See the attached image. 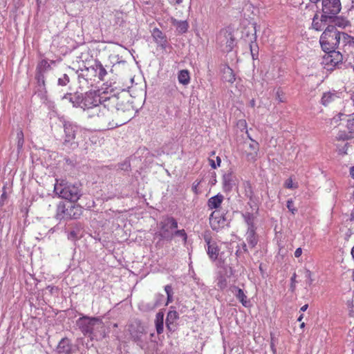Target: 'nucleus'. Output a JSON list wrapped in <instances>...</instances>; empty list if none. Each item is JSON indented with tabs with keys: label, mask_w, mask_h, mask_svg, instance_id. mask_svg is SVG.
Here are the masks:
<instances>
[{
	"label": "nucleus",
	"mask_w": 354,
	"mask_h": 354,
	"mask_svg": "<svg viewBox=\"0 0 354 354\" xmlns=\"http://www.w3.org/2000/svg\"><path fill=\"white\" fill-rule=\"evenodd\" d=\"M133 106L116 95H109L106 101L90 111L88 118L100 129H113L132 118Z\"/></svg>",
	"instance_id": "f257e3e1"
},
{
	"label": "nucleus",
	"mask_w": 354,
	"mask_h": 354,
	"mask_svg": "<svg viewBox=\"0 0 354 354\" xmlns=\"http://www.w3.org/2000/svg\"><path fill=\"white\" fill-rule=\"evenodd\" d=\"M77 324L84 335L91 339H102L106 336V330L102 319L97 317H82Z\"/></svg>",
	"instance_id": "f03ea898"
},
{
	"label": "nucleus",
	"mask_w": 354,
	"mask_h": 354,
	"mask_svg": "<svg viewBox=\"0 0 354 354\" xmlns=\"http://www.w3.org/2000/svg\"><path fill=\"white\" fill-rule=\"evenodd\" d=\"M109 95L100 91H90L85 93H81L79 108L87 111L89 116L90 111L98 107L102 102L106 101Z\"/></svg>",
	"instance_id": "7ed1b4c3"
},
{
	"label": "nucleus",
	"mask_w": 354,
	"mask_h": 354,
	"mask_svg": "<svg viewBox=\"0 0 354 354\" xmlns=\"http://www.w3.org/2000/svg\"><path fill=\"white\" fill-rule=\"evenodd\" d=\"M339 31L334 26H328L319 39V44L324 51L333 50L339 46Z\"/></svg>",
	"instance_id": "20e7f679"
},
{
	"label": "nucleus",
	"mask_w": 354,
	"mask_h": 354,
	"mask_svg": "<svg viewBox=\"0 0 354 354\" xmlns=\"http://www.w3.org/2000/svg\"><path fill=\"white\" fill-rule=\"evenodd\" d=\"M54 191L59 197L73 203L77 202L82 195L80 187L71 183H56Z\"/></svg>",
	"instance_id": "39448f33"
},
{
	"label": "nucleus",
	"mask_w": 354,
	"mask_h": 354,
	"mask_svg": "<svg viewBox=\"0 0 354 354\" xmlns=\"http://www.w3.org/2000/svg\"><path fill=\"white\" fill-rule=\"evenodd\" d=\"M83 208L79 205L66 206L64 203H59L57 207L55 218L57 220L77 219L82 214Z\"/></svg>",
	"instance_id": "423d86ee"
},
{
	"label": "nucleus",
	"mask_w": 354,
	"mask_h": 354,
	"mask_svg": "<svg viewBox=\"0 0 354 354\" xmlns=\"http://www.w3.org/2000/svg\"><path fill=\"white\" fill-rule=\"evenodd\" d=\"M160 236L166 241H171L174 236V231L178 227V222L173 217H166L159 223Z\"/></svg>",
	"instance_id": "0eeeda50"
},
{
	"label": "nucleus",
	"mask_w": 354,
	"mask_h": 354,
	"mask_svg": "<svg viewBox=\"0 0 354 354\" xmlns=\"http://www.w3.org/2000/svg\"><path fill=\"white\" fill-rule=\"evenodd\" d=\"M64 128L65 133L64 145L73 148L76 147L77 144L75 142V139L80 127L73 122H66Z\"/></svg>",
	"instance_id": "6e6552de"
},
{
	"label": "nucleus",
	"mask_w": 354,
	"mask_h": 354,
	"mask_svg": "<svg viewBox=\"0 0 354 354\" xmlns=\"http://www.w3.org/2000/svg\"><path fill=\"white\" fill-rule=\"evenodd\" d=\"M209 225L213 230L219 231L227 225L225 211H214L209 216Z\"/></svg>",
	"instance_id": "1a4fd4ad"
},
{
	"label": "nucleus",
	"mask_w": 354,
	"mask_h": 354,
	"mask_svg": "<svg viewBox=\"0 0 354 354\" xmlns=\"http://www.w3.org/2000/svg\"><path fill=\"white\" fill-rule=\"evenodd\" d=\"M341 10L340 0H322V15L332 17Z\"/></svg>",
	"instance_id": "9d476101"
},
{
	"label": "nucleus",
	"mask_w": 354,
	"mask_h": 354,
	"mask_svg": "<svg viewBox=\"0 0 354 354\" xmlns=\"http://www.w3.org/2000/svg\"><path fill=\"white\" fill-rule=\"evenodd\" d=\"M326 54L324 56V63L332 68L342 61V55L336 51L335 49L333 50L324 51Z\"/></svg>",
	"instance_id": "9b49d317"
},
{
	"label": "nucleus",
	"mask_w": 354,
	"mask_h": 354,
	"mask_svg": "<svg viewBox=\"0 0 354 354\" xmlns=\"http://www.w3.org/2000/svg\"><path fill=\"white\" fill-rule=\"evenodd\" d=\"M250 142H245V154L248 160H256L259 151V143L252 139L249 136Z\"/></svg>",
	"instance_id": "f8f14e48"
},
{
	"label": "nucleus",
	"mask_w": 354,
	"mask_h": 354,
	"mask_svg": "<svg viewBox=\"0 0 354 354\" xmlns=\"http://www.w3.org/2000/svg\"><path fill=\"white\" fill-rule=\"evenodd\" d=\"M224 201V196L221 194H218L207 201V207L209 209H215L214 211H224L222 209L221 205Z\"/></svg>",
	"instance_id": "ddd939ff"
},
{
	"label": "nucleus",
	"mask_w": 354,
	"mask_h": 354,
	"mask_svg": "<svg viewBox=\"0 0 354 354\" xmlns=\"http://www.w3.org/2000/svg\"><path fill=\"white\" fill-rule=\"evenodd\" d=\"M339 48L346 51V48L353 47L354 46V37L346 32H339Z\"/></svg>",
	"instance_id": "4468645a"
},
{
	"label": "nucleus",
	"mask_w": 354,
	"mask_h": 354,
	"mask_svg": "<svg viewBox=\"0 0 354 354\" xmlns=\"http://www.w3.org/2000/svg\"><path fill=\"white\" fill-rule=\"evenodd\" d=\"M223 188L225 192H230L235 185L234 176L231 171H227L223 176Z\"/></svg>",
	"instance_id": "2eb2a0df"
},
{
	"label": "nucleus",
	"mask_w": 354,
	"mask_h": 354,
	"mask_svg": "<svg viewBox=\"0 0 354 354\" xmlns=\"http://www.w3.org/2000/svg\"><path fill=\"white\" fill-rule=\"evenodd\" d=\"M328 19H331V17L322 14L319 18L318 15H315L313 19V28L318 31L322 30L326 26Z\"/></svg>",
	"instance_id": "dca6fc26"
},
{
	"label": "nucleus",
	"mask_w": 354,
	"mask_h": 354,
	"mask_svg": "<svg viewBox=\"0 0 354 354\" xmlns=\"http://www.w3.org/2000/svg\"><path fill=\"white\" fill-rule=\"evenodd\" d=\"M205 242L207 245V254L209 257L212 260L215 261L218 256L219 249L216 242L212 241L209 239L205 238Z\"/></svg>",
	"instance_id": "f3484780"
},
{
	"label": "nucleus",
	"mask_w": 354,
	"mask_h": 354,
	"mask_svg": "<svg viewBox=\"0 0 354 354\" xmlns=\"http://www.w3.org/2000/svg\"><path fill=\"white\" fill-rule=\"evenodd\" d=\"M73 350L72 344L67 338H63L57 347L58 354H71Z\"/></svg>",
	"instance_id": "a211bd4d"
},
{
	"label": "nucleus",
	"mask_w": 354,
	"mask_h": 354,
	"mask_svg": "<svg viewBox=\"0 0 354 354\" xmlns=\"http://www.w3.org/2000/svg\"><path fill=\"white\" fill-rule=\"evenodd\" d=\"M179 315L176 310H169L167 315L166 325L170 331L174 330L175 325L174 323L178 319Z\"/></svg>",
	"instance_id": "6ab92c4d"
},
{
	"label": "nucleus",
	"mask_w": 354,
	"mask_h": 354,
	"mask_svg": "<svg viewBox=\"0 0 354 354\" xmlns=\"http://www.w3.org/2000/svg\"><path fill=\"white\" fill-rule=\"evenodd\" d=\"M81 93H66L62 97V100H67L72 104L73 107H79L80 102Z\"/></svg>",
	"instance_id": "aec40b11"
},
{
	"label": "nucleus",
	"mask_w": 354,
	"mask_h": 354,
	"mask_svg": "<svg viewBox=\"0 0 354 354\" xmlns=\"http://www.w3.org/2000/svg\"><path fill=\"white\" fill-rule=\"evenodd\" d=\"M244 221L248 225V230H256L254 221L256 216L254 214L250 212H245L242 214Z\"/></svg>",
	"instance_id": "412c9836"
},
{
	"label": "nucleus",
	"mask_w": 354,
	"mask_h": 354,
	"mask_svg": "<svg viewBox=\"0 0 354 354\" xmlns=\"http://www.w3.org/2000/svg\"><path fill=\"white\" fill-rule=\"evenodd\" d=\"M232 292H234L235 297L245 307L248 306L249 302L247 301V297L245 295L242 289L238 287H234Z\"/></svg>",
	"instance_id": "4be33fe9"
},
{
	"label": "nucleus",
	"mask_w": 354,
	"mask_h": 354,
	"mask_svg": "<svg viewBox=\"0 0 354 354\" xmlns=\"http://www.w3.org/2000/svg\"><path fill=\"white\" fill-rule=\"evenodd\" d=\"M178 82L184 86H186L190 82L189 72L187 69L180 70L178 73Z\"/></svg>",
	"instance_id": "5701e85b"
},
{
	"label": "nucleus",
	"mask_w": 354,
	"mask_h": 354,
	"mask_svg": "<svg viewBox=\"0 0 354 354\" xmlns=\"http://www.w3.org/2000/svg\"><path fill=\"white\" fill-rule=\"evenodd\" d=\"M172 24L176 28L177 31L180 34L186 32L189 28V24L187 21H178L173 19Z\"/></svg>",
	"instance_id": "b1692460"
},
{
	"label": "nucleus",
	"mask_w": 354,
	"mask_h": 354,
	"mask_svg": "<svg viewBox=\"0 0 354 354\" xmlns=\"http://www.w3.org/2000/svg\"><path fill=\"white\" fill-rule=\"evenodd\" d=\"M255 231L256 230H247L245 235L246 241L252 248H254L258 243V239L256 235Z\"/></svg>",
	"instance_id": "393cba45"
},
{
	"label": "nucleus",
	"mask_w": 354,
	"mask_h": 354,
	"mask_svg": "<svg viewBox=\"0 0 354 354\" xmlns=\"http://www.w3.org/2000/svg\"><path fill=\"white\" fill-rule=\"evenodd\" d=\"M93 69L95 71L96 75L100 80H104V77L106 75L107 72L104 68L103 65L100 62H95V64L93 66Z\"/></svg>",
	"instance_id": "a878e982"
},
{
	"label": "nucleus",
	"mask_w": 354,
	"mask_h": 354,
	"mask_svg": "<svg viewBox=\"0 0 354 354\" xmlns=\"http://www.w3.org/2000/svg\"><path fill=\"white\" fill-rule=\"evenodd\" d=\"M338 97L339 96L335 92L325 93L322 96V102L324 105L327 106L328 104L335 101Z\"/></svg>",
	"instance_id": "bb28decb"
},
{
	"label": "nucleus",
	"mask_w": 354,
	"mask_h": 354,
	"mask_svg": "<svg viewBox=\"0 0 354 354\" xmlns=\"http://www.w3.org/2000/svg\"><path fill=\"white\" fill-rule=\"evenodd\" d=\"M163 321L164 314L162 312H159L156 316V328L158 334H161L163 332Z\"/></svg>",
	"instance_id": "cd10ccee"
},
{
	"label": "nucleus",
	"mask_w": 354,
	"mask_h": 354,
	"mask_svg": "<svg viewBox=\"0 0 354 354\" xmlns=\"http://www.w3.org/2000/svg\"><path fill=\"white\" fill-rule=\"evenodd\" d=\"M333 25L335 28L336 26L344 28L348 26H350V21L342 17H337L333 19Z\"/></svg>",
	"instance_id": "c85d7f7f"
},
{
	"label": "nucleus",
	"mask_w": 354,
	"mask_h": 354,
	"mask_svg": "<svg viewBox=\"0 0 354 354\" xmlns=\"http://www.w3.org/2000/svg\"><path fill=\"white\" fill-rule=\"evenodd\" d=\"M152 36L157 43L160 44L162 46L165 44L166 41L165 35L159 29L154 28L152 32Z\"/></svg>",
	"instance_id": "c756f323"
},
{
	"label": "nucleus",
	"mask_w": 354,
	"mask_h": 354,
	"mask_svg": "<svg viewBox=\"0 0 354 354\" xmlns=\"http://www.w3.org/2000/svg\"><path fill=\"white\" fill-rule=\"evenodd\" d=\"M50 69V64L46 59H42L37 66L36 71L41 73H44L46 71Z\"/></svg>",
	"instance_id": "7c9ffc66"
},
{
	"label": "nucleus",
	"mask_w": 354,
	"mask_h": 354,
	"mask_svg": "<svg viewBox=\"0 0 354 354\" xmlns=\"http://www.w3.org/2000/svg\"><path fill=\"white\" fill-rule=\"evenodd\" d=\"M17 148L21 149L24 143V133L21 129H19L17 132Z\"/></svg>",
	"instance_id": "2f4dec72"
},
{
	"label": "nucleus",
	"mask_w": 354,
	"mask_h": 354,
	"mask_svg": "<svg viewBox=\"0 0 354 354\" xmlns=\"http://www.w3.org/2000/svg\"><path fill=\"white\" fill-rule=\"evenodd\" d=\"M353 138V136L351 134H348L346 132L344 131H340L338 135L337 136V139L339 140H349Z\"/></svg>",
	"instance_id": "473e14b6"
},
{
	"label": "nucleus",
	"mask_w": 354,
	"mask_h": 354,
	"mask_svg": "<svg viewBox=\"0 0 354 354\" xmlns=\"http://www.w3.org/2000/svg\"><path fill=\"white\" fill-rule=\"evenodd\" d=\"M346 306L348 311V316L350 317H354V304L353 300H348L346 302Z\"/></svg>",
	"instance_id": "72a5a7b5"
},
{
	"label": "nucleus",
	"mask_w": 354,
	"mask_h": 354,
	"mask_svg": "<svg viewBox=\"0 0 354 354\" xmlns=\"http://www.w3.org/2000/svg\"><path fill=\"white\" fill-rule=\"evenodd\" d=\"M346 128L348 131V133L353 136L354 133V118H350L347 120Z\"/></svg>",
	"instance_id": "f704fd0d"
},
{
	"label": "nucleus",
	"mask_w": 354,
	"mask_h": 354,
	"mask_svg": "<svg viewBox=\"0 0 354 354\" xmlns=\"http://www.w3.org/2000/svg\"><path fill=\"white\" fill-rule=\"evenodd\" d=\"M174 236H180L183 239L184 242H186L187 236L184 230H175L174 231Z\"/></svg>",
	"instance_id": "c9c22d12"
},
{
	"label": "nucleus",
	"mask_w": 354,
	"mask_h": 354,
	"mask_svg": "<svg viewBox=\"0 0 354 354\" xmlns=\"http://www.w3.org/2000/svg\"><path fill=\"white\" fill-rule=\"evenodd\" d=\"M36 79L37 81V84L39 86H45V78H44V73L37 72Z\"/></svg>",
	"instance_id": "e433bc0d"
},
{
	"label": "nucleus",
	"mask_w": 354,
	"mask_h": 354,
	"mask_svg": "<svg viewBox=\"0 0 354 354\" xmlns=\"http://www.w3.org/2000/svg\"><path fill=\"white\" fill-rule=\"evenodd\" d=\"M227 279L224 277H220L218 279L217 286L221 289H224L227 286Z\"/></svg>",
	"instance_id": "4c0bfd02"
},
{
	"label": "nucleus",
	"mask_w": 354,
	"mask_h": 354,
	"mask_svg": "<svg viewBox=\"0 0 354 354\" xmlns=\"http://www.w3.org/2000/svg\"><path fill=\"white\" fill-rule=\"evenodd\" d=\"M350 146H351L350 144L346 142L344 145L343 147L338 148L339 154L342 155V156L348 154V148L350 147Z\"/></svg>",
	"instance_id": "58836bf2"
},
{
	"label": "nucleus",
	"mask_w": 354,
	"mask_h": 354,
	"mask_svg": "<svg viewBox=\"0 0 354 354\" xmlns=\"http://www.w3.org/2000/svg\"><path fill=\"white\" fill-rule=\"evenodd\" d=\"M216 163L214 162V159L209 158V165L213 169H216L217 167H219L221 165V159L219 156L216 157Z\"/></svg>",
	"instance_id": "ea45409f"
},
{
	"label": "nucleus",
	"mask_w": 354,
	"mask_h": 354,
	"mask_svg": "<svg viewBox=\"0 0 354 354\" xmlns=\"http://www.w3.org/2000/svg\"><path fill=\"white\" fill-rule=\"evenodd\" d=\"M69 82V77L64 74L62 77L58 79V84L60 86H66Z\"/></svg>",
	"instance_id": "a19ab883"
},
{
	"label": "nucleus",
	"mask_w": 354,
	"mask_h": 354,
	"mask_svg": "<svg viewBox=\"0 0 354 354\" xmlns=\"http://www.w3.org/2000/svg\"><path fill=\"white\" fill-rule=\"evenodd\" d=\"M258 47L256 44H250V51L253 59H255V55L258 54Z\"/></svg>",
	"instance_id": "79ce46f5"
},
{
	"label": "nucleus",
	"mask_w": 354,
	"mask_h": 354,
	"mask_svg": "<svg viewBox=\"0 0 354 354\" xmlns=\"http://www.w3.org/2000/svg\"><path fill=\"white\" fill-rule=\"evenodd\" d=\"M68 239L71 241H75L78 239L77 233L73 230L68 234Z\"/></svg>",
	"instance_id": "37998d69"
},
{
	"label": "nucleus",
	"mask_w": 354,
	"mask_h": 354,
	"mask_svg": "<svg viewBox=\"0 0 354 354\" xmlns=\"http://www.w3.org/2000/svg\"><path fill=\"white\" fill-rule=\"evenodd\" d=\"M284 186L288 189H292L295 187L291 178H288L286 180Z\"/></svg>",
	"instance_id": "c03bdc74"
},
{
	"label": "nucleus",
	"mask_w": 354,
	"mask_h": 354,
	"mask_svg": "<svg viewBox=\"0 0 354 354\" xmlns=\"http://www.w3.org/2000/svg\"><path fill=\"white\" fill-rule=\"evenodd\" d=\"M201 183V181H198V180H196L194 182L193 185H192V190L193 192L195 193V194H198V186L200 185Z\"/></svg>",
	"instance_id": "a18cd8bd"
},
{
	"label": "nucleus",
	"mask_w": 354,
	"mask_h": 354,
	"mask_svg": "<svg viewBox=\"0 0 354 354\" xmlns=\"http://www.w3.org/2000/svg\"><path fill=\"white\" fill-rule=\"evenodd\" d=\"M229 44L227 45V51H231L234 45V39L230 37V40L227 41Z\"/></svg>",
	"instance_id": "49530a36"
},
{
	"label": "nucleus",
	"mask_w": 354,
	"mask_h": 354,
	"mask_svg": "<svg viewBox=\"0 0 354 354\" xmlns=\"http://www.w3.org/2000/svg\"><path fill=\"white\" fill-rule=\"evenodd\" d=\"M130 167V164L129 162H124V163L121 164L120 166V168L121 169L124 170H128Z\"/></svg>",
	"instance_id": "de8ad7c7"
},
{
	"label": "nucleus",
	"mask_w": 354,
	"mask_h": 354,
	"mask_svg": "<svg viewBox=\"0 0 354 354\" xmlns=\"http://www.w3.org/2000/svg\"><path fill=\"white\" fill-rule=\"evenodd\" d=\"M165 290L167 293V295H169V294H172V287L170 285H167L165 287Z\"/></svg>",
	"instance_id": "09e8293b"
},
{
	"label": "nucleus",
	"mask_w": 354,
	"mask_h": 354,
	"mask_svg": "<svg viewBox=\"0 0 354 354\" xmlns=\"http://www.w3.org/2000/svg\"><path fill=\"white\" fill-rule=\"evenodd\" d=\"M229 71H230V78L228 79V82H234L235 80L234 75L232 73V71L230 68H229Z\"/></svg>",
	"instance_id": "8fccbe9b"
},
{
	"label": "nucleus",
	"mask_w": 354,
	"mask_h": 354,
	"mask_svg": "<svg viewBox=\"0 0 354 354\" xmlns=\"http://www.w3.org/2000/svg\"><path fill=\"white\" fill-rule=\"evenodd\" d=\"M302 254L301 248H297L295 252V257H299Z\"/></svg>",
	"instance_id": "3c124183"
},
{
	"label": "nucleus",
	"mask_w": 354,
	"mask_h": 354,
	"mask_svg": "<svg viewBox=\"0 0 354 354\" xmlns=\"http://www.w3.org/2000/svg\"><path fill=\"white\" fill-rule=\"evenodd\" d=\"M142 333V331L139 332V333H137L136 335H133V333L131 332V336L135 340H138L140 339V334Z\"/></svg>",
	"instance_id": "603ef678"
},
{
	"label": "nucleus",
	"mask_w": 354,
	"mask_h": 354,
	"mask_svg": "<svg viewBox=\"0 0 354 354\" xmlns=\"http://www.w3.org/2000/svg\"><path fill=\"white\" fill-rule=\"evenodd\" d=\"M292 201L291 200H288L287 201V207L289 209V210L293 212V209H292Z\"/></svg>",
	"instance_id": "864d4df0"
},
{
	"label": "nucleus",
	"mask_w": 354,
	"mask_h": 354,
	"mask_svg": "<svg viewBox=\"0 0 354 354\" xmlns=\"http://www.w3.org/2000/svg\"><path fill=\"white\" fill-rule=\"evenodd\" d=\"M167 295V303H170L172 301V294H169Z\"/></svg>",
	"instance_id": "5fc2aeb1"
},
{
	"label": "nucleus",
	"mask_w": 354,
	"mask_h": 354,
	"mask_svg": "<svg viewBox=\"0 0 354 354\" xmlns=\"http://www.w3.org/2000/svg\"><path fill=\"white\" fill-rule=\"evenodd\" d=\"M350 174L353 178H354V166L351 168Z\"/></svg>",
	"instance_id": "6e6d98bb"
},
{
	"label": "nucleus",
	"mask_w": 354,
	"mask_h": 354,
	"mask_svg": "<svg viewBox=\"0 0 354 354\" xmlns=\"http://www.w3.org/2000/svg\"><path fill=\"white\" fill-rule=\"evenodd\" d=\"M308 308V304H305L304 306H303L301 308V311H305L307 310V308Z\"/></svg>",
	"instance_id": "4d7b16f0"
},
{
	"label": "nucleus",
	"mask_w": 354,
	"mask_h": 354,
	"mask_svg": "<svg viewBox=\"0 0 354 354\" xmlns=\"http://www.w3.org/2000/svg\"><path fill=\"white\" fill-rule=\"evenodd\" d=\"M351 100H352L353 104L354 106V91L351 94Z\"/></svg>",
	"instance_id": "13d9d810"
},
{
	"label": "nucleus",
	"mask_w": 354,
	"mask_h": 354,
	"mask_svg": "<svg viewBox=\"0 0 354 354\" xmlns=\"http://www.w3.org/2000/svg\"><path fill=\"white\" fill-rule=\"evenodd\" d=\"M243 249L245 252H246L248 250H247V245L244 243L243 245Z\"/></svg>",
	"instance_id": "bf43d9fd"
},
{
	"label": "nucleus",
	"mask_w": 354,
	"mask_h": 354,
	"mask_svg": "<svg viewBox=\"0 0 354 354\" xmlns=\"http://www.w3.org/2000/svg\"><path fill=\"white\" fill-rule=\"evenodd\" d=\"M183 2V0H176V4H180Z\"/></svg>",
	"instance_id": "052dcab7"
},
{
	"label": "nucleus",
	"mask_w": 354,
	"mask_h": 354,
	"mask_svg": "<svg viewBox=\"0 0 354 354\" xmlns=\"http://www.w3.org/2000/svg\"><path fill=\"white\" fill-rule=\"evenodd\" d=\"M303 318L302 315H300L299 317L297 319V321L301 322Z\"/></svg>",
	"instance_id": "680f3d73"
},
{
	"label": "nucleus",
	"mask_w": 354,
	"mask_h": 354,
	"mask_svg": "<svg viewBox=\"0 0 354 354\" xmlns=\"http://www.w3.org/2000/svg\"><path fill=\"white\" fill-rule=\"evenodd\" d=\"M352 279L354 281V269L352 271Z\"/></svg>",
	"instance_id": "e2e57ef3"
},
{
	"label": "nucleus",
	"mask_w": 354,
	"mask_h": 354,
	"mask_svg": "<svg viewBox=\"0 0 354 354\" xmlns=\"http://www.w3.org/2000/svg\"><path fill=\"white\" fill-rule=\"evenodd\" d=\"M3 202L2 201H0V207H1V206H3Z\"/></svg>",
	"instance_id": "0e129e2a"
},
{
	"label": "nucleus",
	"mask_w": 354,
	"mask_h": 354,
	"mask_svg": "<svg viewBox=\"0 0 354 354\" xmlns=\"http://www.w3.org/2000/svg\"><path fill=\"white\" fill-rule=\"evenodd\" d=\"M300 327H301V328L304 327V322H303V323H301V324H300Z\"/></svg>",
	"instance_id": "69168bd1"
},
{
	"label": "nucleus",
	"mask_w": 354,
	"mask_h": 354,
	"mask_svg": "<svg viewBox=\"0 0 354 354\" xmlns=\"http://www.w3.org/2000/svg\"><path fill=\"white\" fill-rule=\"evenodd\" d=\"M214 154H215V152L212 151L211 156H214Z\"/></svg>",
	"instance_id": "338daca9"
},
{
	"label": "nucleus",
	"mask_w": 354,
	"mask_h": 354,
	"mask_svg": "<svg viewBox=\"0 0 354 354\" xmlns=\"http://www.w3.org/2000/svg\"><path fill=\"white\" fill-rule=\"evenodd\" d=\"M352 196L354 198V192H353Z\"/></svg>",
	"instance_id": "774afa93"
}]
</instances>
